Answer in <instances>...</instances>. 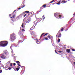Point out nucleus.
I'll return each mask as SVG.
<instances>
[{"mask_svg":"<svg viewBox=\"0 0 75 75\" xmlns=\"http://www.w3.org/2000/svg\"><path fill=\"white\" fill-rule=\"evenodd\" d=\"M10 65L11 67H12V66H13V64L12 63H11L10 64Z\"/></svg>","mask_w":75,"mask_h":75,"instance_id":"nucleus-29","label":"nucleus"},{"mask_svg":"<svg viewBox=\"0 0 75 75\" xmlns=\"http://www.w3.org/2000/svg\"><path fill=\"white\" fill-rule=\"evenodd\" d=\"M25 7V5L23 6H22L21 8H23Z\"/></svg>","mask_w":75,"mask_h":75,"instance_id":"nucleus-39","label":"nucleus"},{"mask_svg":"<svg viewBox=\"0 0 75 75\" xmlns=\"http://www.w3.org/2000/svg\"><path fill=\"white\" fill-rule=\"evenodd\" d=\"M17 67L18 68H16V69L17 70V71H18L19 70V69L20 68V67H19L18 66H17Z\"/></svg>","mask_w":75,"mask_h":75,"instance_id":"nucleus-17","label":"nucleus"},{"mask_svg":"<svg viewBox=\"0 0 75 75\" xmlns=\"http://www.w3.org/2000/svg\"><path fill=\"white\" fill-rule=\"evenodd\" d=\"M1 58L2 59H6V57L4 54H2L1 57Z\"/></svg>","mask_w":75,"mask_h":75,"instance_id":"nucleus-3","label":"nucleus"},{"mask_svg":"<svg viewBox=\"0 0 75 75\" xmlns=\"http://www.w3.org/2000/svg\"><path fill=\"white\" fill-rule=\"evenodd\" d=\"M61 31H64V28H61Z\"/></svg>","mask_w":75,"mask_h":75,"instance_id":"nucleus-24","label":"nucleus"},{"mask_svg":"<svg viewBox=\"0 0 75 75\" xmlns=\"http://www.w3.org/2000/svg\"><path fill=\"white\" fill-rule=\"evenodd\" d=\"M1 72H2V70H0V73H1Z\"/></svg>","mask_w":75,"mask_h":75,"instance_id":"nucleus-35","label":"nucleus"},{"mask_svg":"<svg viewBox=\"0 0 75 75\" xmlns=\"http://www.w3.org/2000/svg\"><path fill=\"white\" fill-rule=\"evenodd\" d=\"M10 63V61H9L6 64H7V65H8Z\"/></svg>","mask_w":75,"mask_h":75,"instance_id":"nucleus-23","label":"nucleus"},{"mask_svg":"<svg viewBox=\"0 0 75 75\" xmlns=\"http://www.w3.org/2000/svg\"><path fill=\"white\" fill-rule=\"evenodd\" d=\"M24 67H23V66H22V69H24Z\"/></svg>","mask_w":75,"mask_h":75,"instance_id":"nucleus-36","label":"nucleus"},{"mask_svg":"<svg viewBox=\"0 0 75 75\" xmlns=\"http://www.w3.org/2000/svg\"><path fill=\"white\" fill-rule=\"evenodd\" d=\"M0 69H1L0 68Z\"/></svg>","mask_w":75,"mask_h":75,"instance_id":"nucleus-60","label":"nucleus"},{"mask_svg":"<svg viewBox=\"0 0 75 75\" xmlns=\"http://www.w3.org/2000/svg\"><path fill=\"white\" fill-rule=\"evenodd\" d=\"M10 38H16V35L14 33L11 34L10 35Z\"/></svg>","mask_w":75,"mask_h":75,"instance_id":"nucleus-2","label":"nucleus"},{"mask_svg":"<svg viewBox=\"0 0 75 75\" xmlns=\"http://www.w3.org/2000/svg\"><path fill=\"white\" fill-rule=\"evenodd\" d=\"M16 11V10H15L13 12V13H12V14H13L14 13V12H15V11Z\"/></svg>","mask_w":75,"mask_h":75,"instance_id":"nucleus-43","label":"nucleus"},{"mask_svg":"<svg viewBox=\"0 0 75 75\" xmlns=\"http://www.w3.org/2000/svg\"><path fill=\"white\" fill-rule=\"evenodd\" d=\"M12 47H13V46H11L10 47V48L11 49V48H12Z\"/></svg>","mask_w":75,"mask_h":75,"instance_id":"nucleus-47","label":"nucleus"},{"mask_svg":"<svg viewBox=\"0 0 75 75\" xmlns=\"http://www.w3.org/2000/svg\"><path fill=\"white\" fill-rule=\"evenodd\" d=\"M61 41V40L59 39H58V42H60V41Z\"/></svg>","mask_w":75,"mask_h":75,"instance_id":"nucleus-27","label":"nucleus"},{"mask_svg":"<svg viewBox=\"0 0 75 75\" xmlns=\"http://www.w3.org/2000/svg\"><path fill=\"white\" fill-rule=\"evenodd\" d=\"M13 55H15V54H14Z\"/></svg>","mask_w":75,"mask_h":75,"instance_id":"nucleus-53","label":"nucleus"},{"mask_svg":"<svg viewBox=\"0 0 75 75\" xmlns=\"http://www.w3.org/2000/svg\"><path fill=\"white\" fill-rule=\"evenodd\" d=\"M18 44H19V42H18Z\"/></svg>","mask_w":75,"mask_h":75,"instance_id":"nucleus-58","label":"nucleus"},{"mask_svg":"<svg viewBox=\"0 0 75 75\" xmlns=\"http://www.w3.org/2000/svg\"><path fill=\"white\" fill-rule=\"evenodd\" d=\"M27 14H28L27 16L30 15V14H29V13L28 14L26 13L25 14V15L24 16V17H25V16H27Z\"/></svg>","mask_w":75,"mask_h":75,"instance_id":"nucleus-14","label":"nucleus"},{"mask_svg":"<svg viewBox=\"0 0 75 75\" xmlns=\"http://www.w3.org/2000/svg\"><path fill=\"white\" fill-rule=\"evenodd\" d=\"M15 40H16V38H11L10 39V41H12V42H13Z\"/></svg>","mask_w":75,"mask_h":75,"instance_id":"nucleus-5","label":"nucleus"},{"mask_svg":"<svg viewBox=\"0 0 75 75\" xmlns=\"http://www.w3.org/2000/svg\"><path fill=\"white\" fill-rule=\"evenodd\" d=\"M48 34V33H45V35H44V36H45V37H47V35Z\"/></svg>","mask_w":75,"mask_h":75,"instance_id":"nucleus-18","label":"nucleus"},{"mask_svg":"<svg viewBox=\"0 0 75 75\" xmlns=\"http://www.w3.org/2000/svg\"><path fill=\"white\" fill-rule=\"evenodd\" d=\"M61 32V30H60L58 32V33H57V35H56V37H58V34H59V33Z\"/></svg>","mask_w":75,"mask_h":75,"instance_id":"nucleus-12","label":"nucleus"},{"mask_svg":"<svg viewBox=\"0 0 75 75\" xmlns=\"http://www.w3.org/2000/svg\"><path fill=\"white\" fill-rule=\"evenodd\" d=\"M16 62L17 63V64H20V62L18 61H16Z\"/></svg>","mask_w":75,"mask_h":75,"instance_id":"nucleus-25","label":"nucleus"},{"mask_svg":"<svg viewBox=\"0 0 75 75\" xmlns=\"http://www.w3.org/2000/svg\"><path fill=\"white\" fill-rule=\"evenodd\" d=\"M31 34L33 36H34V37H35V32H33L31 33Z\"/></svg>","mask_w":75,"mask_h":75,"instance_id":"nucleus-8","label":"nucleus"},{"mask_svg":"<svg viewBox=\"0 0 75 75\" xmlns=\"http://www.w3.org/2000/svg\"><path fill=\"white\" fill-rule=\"evenodd\" d=\"M8 44V42L6 41H2L0 42V47H6Z\"/></svg>","mask_w":75,"mask_h":75,"instance_id":"nucleus-1","label":"nucleus"},{"mask_svg":"<svg viewBox=\"0 0 75 75\" xmlns=\"http://www.w3.org/2000/svg\"><path fill=\"white\" fill-rule=\"evenodd\" d=\"M73 63H74V65H75V62H73Z\"/></svg>","mask_w":75,"mask_h":75,"instance_id":"nucleus-46","label":"nucleus"},{"mask_svg":"<svg viewBox=\"0 0 75 75\" xmlns=\"http://www.w3.org/2000/svg\"><path fill=\"white\" fill-rule=\"evenodd\" d=\"M33 40H34L36 41V43H37V42H38V40H37V38H33Z\"/></svg>","mask_w":75,"mask_h":75,"instance_id":"nucleus-11","label":"nucleus"},{"mask_svg":"<svg viewBox=\"0 0 75 75\" xmlns=\"http://www.w3.org/2000/svg\"><path fill=\"white\" fill-rule=\"evenodd\" d=\"M67 1H65L64 0H63L62 1V2H61L62 3L64 4V3H66Z\"/></svg>","mask_w":75,"mask_h":75,"instance_id":"nucleus-10","label":"nucleus"},{"mask_svg":"<svg viewBox=\"0 0 75 75\" xmlns=\"http://www.w3.org/2000/svg\"><path fill=\"white\" fill-rule=\"evenodd\" d=\"M60 1H59V2L56 3L57 4H58V5H59L60 4Z\"/></svg>","mask_w":75,"mask_h":75,"instance_id":"nucleus-20","label":"nucleus"},{"mask_svg":"<svg viewBox=\"0 0 75 75\" xmlns=\"http://www.w3.org/2000/svg\"><path fill=\"white\" fill-rule=\"evenodd\" d=\"M46 4H44L43 6H42L40 8L41 10H42V7H46Z\"/></svg>","mask_w":75,"mask_h":75,"instance_id":"nucleus-7","label":"nucleus"},{"mask_svg":"<svg viewBox=\"0 0 75 75\" xmlns=\"http://www.w3.org/2000/svg\"><path fill=\"white\" fill-rule=\"evenodd\" d=\"M0 62H1V61H0Z\"/></svg>","mask_w":75,"mask_h":75,"instance_id":"nucleus-55","label":"nucleus"},{"mask_svg":"<svg viewBox=\"0 0 75 75\" xmlns=\"http://www.w3.org/2000/svg\"><path fill=\"white\" fill-rule=\"evenodd\" d=\"M21 27H22L23 28H24V23H23Z\"/></svg>","mask_w":75,"mask_h":75,"instance_id":"nucleus-19","label":"nucleus"},{"mask_svg":"<svg viewBox=\"0 0 75 75\" xmlns=\"http://www.w3.org/2000/svg\"><path fill=\"white\" fill-rule=\"evenodd\" d=\"M25 12L27 13H30V12L28 11H25Z\"/></svg>","mask_w":75,"mask_h":75,"instance_id":"nucleus-28","label":"nucleus"},{"mask_svg":"<svg viewBox=\"0 0 75 75\" xmlns=\"http://www.w3.org/2000/svg\"><path fill=\"white\" fill-rule=\"evenodd\" d=\"M58 17H59V18H61V17L62 16L61 15H59V16L58 15Z\"/></svg>","mask_w":75,"mask_h":75,"instance_id":"nucleus-33","label":"nucleus"},{"mask_svg":"<svg viewBox=\"0 0 75 75\" xmlns=\"http://www.w3.org/2000/svg\"><path fill=\"white\" fill-rule=\"evenodd\" d=\"M18 66H19V67H21V65L19 64H18Z\"/></svg>","mask_w":75,"mask_h":75,"instance_id":"nucleus-45","label":"nucleus"},{"mask_svg":"<svg viewBox=\"0 0 75 75\" xmlns=\"http://www.w3.org/2000/svg\"><path fill=\"white\" fill-rule=\"evenodd\" d=\"M72 51H75V50H74V49H72Z\"/></svg>","mask_w":75,"mask_h":75,"instance_id":"nucleus-37","label":"nucleus"},{"mask_svg":"<svg viewBox=\"0 0 75 75\" xmlns=\"http://www.w3.org/2000/svg\"><path fill=\"white\" fill-rule=\"evenodd\" d=\"M58 52H59V53H61V52H62V51L59 50L58 51Z\"/></svg>","mask_w":75,"mask_h":75,"instance_id":"nucleus-30","label":"nucleus"},{"mask_svg":"<svg viewBox=\"0 0 75 75\" xmlns=\"http://www.w3.org/2000/svg\"><path fill=\"white\" fill-rule=\"evenodd\" d=\"M15 16H16V15H13V16L12 17V18H14V17H15Z\"/></svg>","mask_w":75,"mask_h":75,"instance_id":"nucleus-31","label":"nucleus"},{"mask_svg":"<svg viewBox=\"0 0 75 75\" xmlns=\"http://www.w3.org/2000/svg\"><path fill=\"white\" fill-rule=\"evenodd\" d=\"M58 37L59 38V37H61V33H60L59 34H58Z\"/></svg>","mask_w":75,"mask_h":75,"instance_id":"nucleus-13","label":"nucleus"},{"mask_svg":"<svg viewBox=\"0 0 75 75\" xmlns=\"http://www.w3.org/2000/svg\"><path fill=\"white\" fill-rule=\"evenodd\" d=\"M72 19V18H71V19Z\"/></svg>","mask_w":75,"mask_h":75,"instance_id":"nucleus-57","label":"nucleus"},{"mask_svg":"<svg viewBox=\"0 0 75 75\" xmlns=\"http://www.w3.org/2000/svg\"><path fill=\"white\" fill-rule=\"evenodd\" d=\"M4 52L6 55H8V52L6 50H5L4 51Z\"/></svg>","mask_w":75,"mask_h":75,"instance_id":"nucleus-4","label":"nucleus"},{"mask_svg":"<svg viewBox=\"0 0 75 75\" xmlns=\"http://www.w3.org/2000/svg\"><path fill=\"white\" fill-rule=\"evenodd\" d=\"M42 18H43V20H44L45 19V17H44V15L42 17Z\"/></svg>","mask_w":75,"mask_h":75,"instance_id":"nucleus-26","label":"nucleus"},{"mask_svg":"<svg viewBox=\"0 0 75 75\" xmlns=\"http://www.w3.org/2000/svg\"><path fill=\"white\" fill-rule=\"evenodd\" d=\"M43 40H48V39L47 38H45V39H44Z\"/></svg>","mask_w":75,"mask_h":75,"instance_id":"nucleus-22","label":"nucleus"},{"mask_svg":"<svg viewBox=\"0 0 75 75\" xmlns=\"http://www.w3.org/2000/svg\"><path fill=\"white\" fill-rule=\"evenodd\" d=\"M55 52L56 53V54H58V53H57V51H56V50H55Z\"/></svg>","mask_w":75,"mask_h":75,"instance_id":"nucleus-42","label":"nucleus"},{"mask_svg":"<svg viewBox=\"0 0 75 75\" xmlns=\"http://www.w3.org/2000/svg\"><path fill=\"white\" fill-rule=\"evenodd\" d=\"M67 52H68V53H69L70 52V49H68L67 50Z\"/></svg>","mask_w":75,"mask_h":75,"instance_id":"nucleus-15","label":"nucleus"},{"mask_svg":"<svg viewBox=\"0 0 75 75\" xmlns=\"http://www.w3.org/2000/svg\"><path fill=\"white\" fill-rule=\"evenodd\" d=\"M11 52H12V54L13 55V50H12Z\"/></svg>","mask_w":75,"mask_h":75,"instance_id":"nucleus-38","label":"nucleus"},{"mask_svg":"<svg viewBox=\"0 0 75 75\" xmlns=\"http://www.w3.org/2000/svg\"><path fill=\"white\" fill-rule=\"evenodd\" d=\"M13 65L14 66H16V63H13Z\"/></svg>","mask_w":75,"mask_h":75,"instance_id":"nucleus-40","label":"nucleus"},{"mask_svg":"<svg viewBox=\"0 0 75 75\" xmlns=\"http://www.w3.org/2000/svg\"><path fill=\"white\" fill-rule=\"evenodd\" d=\"M73 15H74V16H75V13H74Z\"/></svg>","mask_w":75,"mask_h":75,"instance_id":"nucleus-51","label":"nucleus"},{"mask_svg":"<svg viewBox=\"0 0 75 75\" xmlns=\"http://www.w3.org/2000/svg\"><path fill=\"white\" fill-rule=\"evenodd\" d=\"M47 37L48 38H52V36L50 35H48V36H47Z\"/></svg>","mask_w":75,"mask_h":75,"instance_id":"nucleus-16","label":"nucleus"},{"mask_svg":"<svg viewBox=\"0 0 75 75\" xmlns=\"http://www.w3.org/2000/svg\"><path fill=\"white\" fill-rule=\"evenodd\" d=\"M54 17H56V18H57L58 17V14L57 13H55L54 14Z\"/></svg>","mask_w":75,"mask_h":75,"instance_id":"nucleus-6","label":"nucleus"},{"mask_svg":"<svg viewBox=\"0 0 75 75\" xmlns=\"http://www.w3.org/2000/svg\"><path fill=\"white\" fill-rule=\"evenodd\" d=\"M11 18H12V17H11Z\"/></svg>","mask_w":75,"mask_h":75,"instance_id":"nucleus-56","label":"nucleus"},{"mask_svg":"<svg viewBox=\"0 0 75 75\" xmlns=\"http://www.w3.org/2000/svg\"><path fill=\"white\" fill-rule=\"evenodd\" d=\"M22 30L23 31H25V30L24 29H22Z\"/></svg>","mask_w":75,"mask_h":75,"instance_id":"nucleus-34","label":"nucleus"},{"mask_svg":"<svg viewBox=\"0 0 75 75\" xmlns=\"http://www.w3.org/2000/svg\"><path fill=\"white\" fill-rule=\"evenodd\" d=\"M18 9L20 10V9H21V8H18Z\"/></svg>","mask_w":75,"mask_h":75,"instance_id":"nucleus-41","label":"nucleus"},{"mask_svg":"<svg viewBox=\"0 0 75 75\" xmlns=\"http://www.w3.org/2000/svg\"><path fill=\"white\" fill-rule=\"evenodd\" d=\"M45 34V33H42L40 36V38H41L42 37H45V36H44Z\"/></svg>","mask_w":75,"mask_h":75,"instance_id":"nucleus-9","label":"nucleus"},{"mask_svg":"<svg viewBox=\"0 0 75 75\" xmlns=\"http://www.w3.org/2000/svg\"><path fill=\"white\" fill-rule=\"evenodd\" d=\"M9 16H10H10H11V14H9Z\"/></svg>","mask_w":75,"mask_h":75,"instance_id":"nucleus-50","label":"nucleus"},{"mask_svg":"<svg viewBox=\"0 0 75 75\" xmlns=\"http://www.w3.org/2000/svg\"><path fill=\"white\" fill-rule=\"evenodd\" d=\"M50 7V6H48V7Z\"/></svg>","mask_w":75,"mask_h":75,"instance_id":"nucleus-52","label":"nucleus"},{"mask_svg":"<svg viewBox=\"0 0 75 75\" xmlns=\"http://www.w3.org/2000/svg\"><path fill=\"white\" fill-rule=\"evenodd\" d=\"M54 1H55V0H53L52 1H50L49 3H53V2H54Z\"/></svg>","mask_w":75,"mask_h":75,"instance_id":"nucleus-21","label":"nucleus"},{"mask_svg":"<svg viewBox=\"0 0 75 75\" xmlns=\"http://www.w3.org/2000/svg\"><path fill=\"white\" fill-rule=\"evenodd\" d=\"M50 38V39H51V38Z\"/></svg>","mask_w":75,"mask_h":75,"instance_id":"nucleus-54","label":"nucleus"},{"mask_svg":"<svg viewBox=\"0 0 75 75\" xmlns=\"http://www.w3.org/2000/svg\"><path fill=\"white\" fill-rule=\"evenodd\" d=\"M37 44H38V43H37Z\"/></svg>","mask_w":75,"mask_h":75,"instance_id":"nucleus-59","label":"nucleus"},{"mask_svg":"<svg viewBox=\"0 0 75 75\" xmlns=\"http://www.w3.org/2000/svg\"><path fill=\"white\" fill-rule=\"evenodd\" d=\"M25 40V39H24L23 40V41H22V42H23V41H24V40Z\"/></svg>","mask_w":75,"mask_h":75,"instance_id":"nucleus-48","label":"nucleus"},{"mask_svg":"<svg viewBox=\"0 0 75 75\" xmlns=\"http://www.w3.org/2000/svg\"><path fill=\"white\" fill-rule=\"evenodd\" d=\"M8 69L9 70H11V67H9L8 68Z\"/></svg>","mask_w":75,"mask_h":75,"instance_id":"nucleus-32","label":"nucleus"},{"mask_svg":"<svg viewBox=\"0 0 75 75\" xmlns=\"http://www.w3.org/2000/svg\"><path fill=\"white\" fill-rule=\"evenodd\" d=\"M38 22H37L36 23H35V25H36L37 23H38Z\"/></svg>","mask_w":75,"mask_h":75,"instance_id":"nucleus-49","label":"nucleus"},{"mask_svg":"<svg viewBox=\"0 0 75 75\" xmlns=\"http://www.w3.org/2000/svg\"><path fill=\"white\" fill-rule=\"evenodd\" d=\"M11 20H12V21L13 22L14 20H13V19H11Z\"/></svg>","mask_w":75,"mask_h":75,"instance_id":"nucleus-44","label":"nucleus"}]
</instances>
